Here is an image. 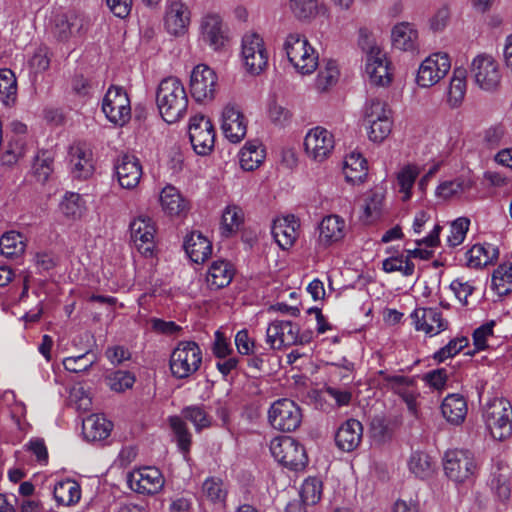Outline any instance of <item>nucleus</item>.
Listing matches in <instances>:
<instances>
[{"mask_svg": "<svg viewBox=\"0 0 512 512\" xmlns=\"http://www.w3.org/2000/svg\"><path fill=\"white\" fill-rule=\"evenodd\" d=\"M242 58L246 69L252 74L261 73L268 63V54L263 39L257 33H247L242 39Z\"/></svg>", "mask_w": 512, "mask_h": 512, "instance_id": "obj_11", "label": "nucleus"}, {"mask_svg": "<svg viewBox=\"0 0 512 512\" xmlns=\"http://www.w3.org/2000/svg\"><path fill=\"white\" fill-rule=\"evenodd\" d=\"M203 39L214 49L224 45L225 32L223 30L222 20L218 15H208L203 19L202 25Z\"/></svg>", "mask_w": 512, "mask_h": 512, "instance_id": "obj_34", "label": "nucleus"}, {"mask_svg": "<svg viewBox=\"0 0 512 512\" xmlns=\"http://www.w3.org/2000/svg\"><path fill=\"white\" fill-rule=\"evenodd\" d=\"M189 139L198 155H208L214 148L215 131L210 119L203 114L191 117L189 122Z\"/></svg>", "mask_w": 512, "mask_h": 512, "instance_id": "obj_10", "label": "nucleus"}, {"mask_svg": "<svg viewBox=\"0 0 512 512\" xmlns=\"http://www.w3.org/2000/svg\"><path fill=\"white\" fill-rule=\"evenodd\" d=\"M468 344L466 337H458L449 341V343L442 347L434 354V359L438 362H443L447 358L453 357L463 350Z\"/></svg>", "mask_w": 512, "mask_h": 512, "instance_id": "obj_59", "label": "nucleus"}, {"mask_svg": "<svg viewBox=\"0 0 512 512\" xmlns=\"http://www.w3.org/2000/svg\"><path fill=\"white\" fill-rule=\"evenodd\" d=\"M222 130L232 143L240 142L246 135L247 126L244 115L234 105L228 104L222 113Z\"/></svg>", "mask_w": 512, "mask_h": 512, "instance_id": "obj_20", "label": "nucleus"}, {"mask_svg": "<svg viewBox=\"0 0 512 512\" xmlns=\"http://www.w3.org/2000/svg\"><path fill=\"white\" fill-rule=\"evenodd\" d=\"M471 74L475 83L486 91L495 90L501 81L498 63L487 54H481L474 58L471 64Z\"/></svg>", "mask_w": 512, "mask_h": 512, "instance_id": "obj_12", "label": "nucleus"}, {"mask_svg": "<svg viewBox=\"0 0 512 512\" xmlns=\"http://www.w3.org/2000/svg\"><path fill=\"white\" fill-rule=\"evenodd\" d=\"M234 276L232 265L225 260L214 261L207 273L206 280L212 289H221L228 286Z\"/></svg>", "mask_w": 512, "mask_h": 512, "instance_id": "obj_30", "label": "nucleus"}, {"mask_svg": "<svg viewBox=\"0 0 512 512\" xmlns=\"http://www.w3.org/2000/svg\"><path fill=\"white\" fill-rule=\"evenodd\" d=\"M108 381L113 391L123 392L133 386L135 378L130 372L118 370L108 377Z\"/></svg>", "mask_w": 512, "mask_h": 512, "instance_id": "obj_60", "label": "nucleus"}, {"mask_svg": "<svg viewBox=\"0 0 512 512\" xmlns=\"http://www.w3.org/2000/svg\"><path fill=\"white\" fill-rule=\"evenodd\" d=\"M203 494L212 502H223L227 491L221 479L211 477L204 481L202 485Z\"/></svg>", "mask_w": 512, "mask_h": 512, "instance_id": "obj_56", "label": "nucleus"}, {"mask_svg": "<svg viewBox=\"0 0 512 512\" xmlns=\"http://www.w3.org/2000/svg\"><path fill=\"white\" fill-rule=\"evenodd\" d=\"M469 225L470 221L466 217H460L452 223L451 235L448 237L451 246H458L464 241Z\"/></svg>", "mask_w": 512, "mask_h": 512, "instance_id": "obj_62", "label": "nucleus"}, {"mask_svg": "<svg viewBox=\"0 0 512 512\" xmlns=\"http://www.w3.org/2000/svg\"><path fill=\"white\" fill-rule=\"evenodd\" d=\"M244 220V214L238 206H227L222 214V235L229 237L237 232Z\"/></svg>", "mask_w": 512, "mask_h": 512, "instance_id": "obj_45", "label": "nucleus"}, {"mask_svg": "<svg viewBox=\"0 0 512 512\" xmlns=\"http://www.w3.org/2000/svg\"><path fill=\"white\" fill-rule=\"evenodd\" d=\"M97 361V355L89 350L81 355L65 358L63 366L69 372L80 373L88 371Z\"/></svg>", "mask_w": 512, "mask_h": 512, "instance_id": "obj_46", "label": "nucleus"}, {"mask_svg": "<svg viewBox=\"0 0 512 512\" xmlns=\"http://www.w3.org/2000/svg\"><path fill=\"white\" fill-rule=\"evenodd\" d=\"M369 139L373 142H382L386 139L392 130V120L391 118L382 119L379 121L368 122Z\"/></svg>", "mask_w": 512, "mask_h": 512, "instance_id": "obj_58", "label": "nucleus"}, {"mask_svg": "<svg viewBox=\"0 0 512 512\" xmlns=\"http://www.w3.org/2000/svg\"><path fill=\"white\" fill-rule=\"evenodd\" d=\"M119 184L126 189L135 188L142 176V167L139 159L134 155L124 154L115 165Z\"/></svg>", "mask_w": 512, "mask_h": 512, "instance_id": "obj_21", "label": "nucleus"}, {"mask_svg": "<svg viewBox=\"0 0 512 512\" xmlns=\"http://www.w3.org/2000/svg\"><path fill=\"white\" fill-rule=\"evenodd\" d=\"M162 209L170 216L184 215L188 210V203L173 186H166L160 194Z\"/></svg>", "mask_w": 512, "mask_h": 512, "instance_id": "obj_31", "label": "nucleus"}, {"mask_svg": "<svg viewBox=\"0 0 512 512\" xmlns=\"http://www.w3.org/2000/svg\"><path fill=\"white\" fill-rule=\"evenodd\" d=\"M492 289L499 296H505L512 291V263L500 265L493 272Z\"/></svg>", "mask_w": 512, "mask_h": 512, "instance_id": "obj_43", "label": "nucleus"}, {"mask_svg": "<svg viewBox=\"0 0 512 512\" xmlns=\"http://www.w3.org/2000/svg\"><path fill=\"white\" fill-rule=\"evenodd\" d=\"M71 173L79 180L88 179L94 172L93 154L84 143H77L69 151Z\"/></svg>", "mask_w": 512, "mask_h": 512, "instance_id": "obj_19", "label": "nucleus"}, {"mask_svg": "<svg viewBox=\"0 0 512 512\" xmlns=\"http://www.w3.org/2000/svg\"><path fill=\"white\" fill-rule=\"evenodd\" d=\"M370 430L373 438L385 441L392 436L389 422L383 416H374L370 423Z\"/></svg>", "mask_w": 512, "mask_h": 512, "instance_id": "obj_64", "label": "nucleus"}, {"mask_svg": "<svg viewBox=\"0 0 512 512\" xmlns=\"http://www.w3.org/2000/svg\"><path fill=\"white\" fill-rule=\"evenodd\" d=\"M410 471L419 478H426L433 472V463L428 454L415 451L411 454L409 462Z\"/></svg>", "mask_w": 512, "mask_h": 512, "instance_id": "obj_48", "label": "nucleus"}, {"mask_svg": "<svg viewBox=\"0 0 512 512\" xmlns=\"http://www.w3.org/2000/svg\"><path fill=\"white\" fill-rule=\"evenodd\" d=\"M164 482L162 473L155 467H143L127 475L129 487L141 494L158 493L163 488Z\"/></svg>", "mask_w": 512, "mask_h": 512, "instance_id": "obj_15", "label": "nucleus"}, {"mask_svg": "<svg viewBox=\"0 0 512 512\" xmlns=\"http://www.w3.org/2000/svg\"><path fill=\"white\" fill-rule=\"evenodd\" d=\"M298 325L291 321L276 320L269 324L266 331V341L271 349H281L286 346L306 344L310 341L307 334H299Z\"/></svg>", "mask_w": 512, "mask_h": 512, "instance_id": "obj_7", "label": "nucleus"}, {"mask_svg": "<svg viewBox=\"0 0 512 512\" xmlns=\"http://www.w3.org/2000/svg\"><path fill=\"white\" fill-rule=\"evenodd\" d=\"M264 158V150L251 152L248 149H241L240 151V165L245 171H253L258 168Z\"/></svg>", "mask_w": 512, "mask_h": 512, "instance_id": "obj_63", "label": "nucleus"}, {"mask_svg": "<svg viewBox=\"0 0 512 512\" xmlns=\"http://www.w3.org/2000/svg\"><path fill=\"white\" fill-rule=\"evenodd\" d=\"M382 269L387 273L401 272L404 276H411L414 273L415 265L411 260L399 255L383 260Z\"/></svg>", "mask_w": 512, "mask_h": 512, "instance_id": "obj_51", "label": "nucleus"}, {"mask_svg": "<svg viewBox=\"0 0 512 512\" xmlns=\"http://www.w3.org/2000/svg\"><path fill=\"white\" fill-rule=\"evenodd\" d=\"M391 113L385 101L379 98H371L365 104L363 116L364 121L368 123L391 118Z\"/></svg>", "mask_w": 512, "mask_h": 512, "instance_id": "obj_49", "label": "nucleus"}, {"mask_svg": "<svg viewBox=\"0 0 512 512\" xmlns=\"http://www.w3.org/2000/svg\"><path fill=\"white\" fill-rule=\"evenodd\" d=\"M168 422L179 449L182 453L187 454L190 451L192 434L190 433L186 422L179 416H170Z\"/></svg>", "mask_w": 512, "mask_h": 512, "instance_id": "obj_42", "label": "nucleus"}, {"mask_svg": "<svg viewBox=\"0 0 512 512\" xmlns=\"http://www.w3.org/2000/svg\"><path fill=\"white\" fill-rule=\"evenodd\" d=\"M289 6L296 18L306 20L317 14L318 0H290Z\"/></svg>", "mask_w": 512, "mask_h": 512, "instance_id": "obj_55", "label": "nucleus"}, {"mask_svg": "<svg viewBox=\"0 0 512 512\" xmlns=\"http://www.w3.org/2000/svg\"><path fill=\"white\" fill-rule=\"evenodd\" d=\"M184 249L195 263H203L212 254V244L201 233L192 232L184 241Z\"/></svg>", "mask_w": 512, "mask_h": 512, "instance_id": "obj_26", "label": "nucleus"}, {"mask_svg": "<svg viewBox=\"0 0 512 512\" xmlns=\"http://www.w3.org/2000/svg\"><path fill=\"white\" fill-rule=\"evenodd\" d=\"M84 202L78 193H67L60 203L61 212L68 218H78L82 215Z\"/></svg>", "mask_w": 512, "mask_h": 512, "instance_id": "obj_53", "label": "nucleus"}, {"mask_svg": "<svg viewBox=\"0 0 512 512\" xmlns=\"http://www.w3.org/2000/svg\"><path fill=\"white\" fill-rule=\"evenodd\" d=\"M270 451L280 464L290 470H302L308 462L304 447L289 436L274 438L270 443Z\"/></svg>", "mask_w": 512, "mask_h": 512, "instance_id": "obj_5", "label": "nucleus"}, {"mask_svg": "<svg viewBox=\"0 0 512 512\" xmlns=\"http://www.w3.org/2000/svg\"><path fill=\"white\" fill-rule=\"evenodd\" d=\"M363 427L356 419L344 422L335 435V442L339 449L351 452L358 447L362 438Z\"/></svg>", "mask_w": 512, "mask_h": 512, "instance_id": "obj_22", "label": "nucleus"}, {"mask_svg": "<svg viewBox=\"0 0 512 512\" xmlns=\"http://www.w3.org/2000/svg\"><path fill=\"white\" fill-rule=\"evenodd\" d=\"M512 472L506 465H497L492 473L491 488L502 502L508 501L512 495Z\"/></svg>", "mask_w": 512, "mask_h": 512, "instance_id": "obj_32", "label": "nucleus"}, {"mask_svg": "<svg viewBox=\"0 0 512 512\" xmlns=\"http://www.w3.org/2000/svg\"><path fill=\"white\" fill-rule=\"evenodd\" d=\"M102 111L116 125L127 123L131 118V106L126 91L122 87L111 86L103 98Z\"/></svg>", "mask_w": 512, "mask_h": 512, "instance_id": "obj_8", "label": "nucleus"}, {"mask_svg": "<svg viewBox=\"0 0 512 512\" xmlns=\"http://www.w3.org/2000/svg\"><path fill=\"white\" fill-rule=\"evenodd\" d=\"M304 147L309 157L322 162L334 148L333 135L322 127L311 129L305 137Z\"/></svg>", "mask_w": 512, "mask_h": 512, "instance_id": "obj_16", "label": "nucleus"}, {"mask_svg": "<svg viewBox=\"0 0 512 512\" xmlns=\"http://www.w3.org/2000/svg\"><path fill=\"white\" fill-rule=\"evenodd\" d=\"M325 66L320 68L317 76L316 85L320 91L327 90L330 86L334 85L339 77V70L334 60H325Z\"/></svg>", "mask_w": 512, "mask_h": 512, "instance_id": "obj_50", "label": "nucleus"}, {"mask_svg": "<svg viewBox=\"0 0 512 512\" xmlns=\"http://www.w3.org/2000/svg\"><path fill=\"white\" fill-rule=\"evenodd\" d=\"M202 363V351L194 341H181L170 356V370L174 377L185 379L193 375Z\"/></svg>", "mask_w": 512, "mask_h": 512, "instance_id": "obj_3", "label": "nucleus"}, {"mask_svg": "<svg viewBox=\"0 0 512 512\" xmlns=\"http://www.w3.org/2000/svg\"><path fill=\"white\" fill-rule=\"evenodd\" d=\"M418 176V170L416 167L413 166H407L403 168L398 176V184L400 186V192H403L405 194L404 200H407L410 198L411 195V188Z\"/></svg>", "mask_w": 512, "mask_h": 512, "instance_id": "obj_61", "label": "nucleus"}, {"mask_svg": "<svg viewBox=\"0 0 512 512\" xmlns=\"http://www.w3.org/2000/svg\"><path fill=\"white\" fill-rule=\"evenodd\" d=\"M25 248L24 237L18 232H6L0 238V252L8 258L22 255Z\"/></svg>", "mask_w": 512, "mask_h": 512, "instance_id": "obj_40", "label": "nucleus"}, {"mask_svg": "<svg viewBox=\"0 0 512 512\" xmlns=\"http://www.w3.org/2000/svg\"><path fill=\"white\" fill-rule=\"evenodd\" d=\"M155 231L154 223L148 216H139L130 223L131 240L141 254L152 255Z\"/></svg>", "mask_w": 512, "mask_h": 512, "instance_id": "obj_17", "label": "nucleus"}, {"mask_svg": "<svg viewBox=\"0 0 512 512\" xmlns=\"http://www.w3.org/2000/svg\"><path fill=\"white\" fill-rule=\"evenodd\" d=\"M449 56L445 53H434L420 65L416 77L417 84L428 88L438 83L450 70Z\"/></svg>", "mask_w": 512, "mask_h": 512, "instance_id": "obj_13", "label": "nucleus"}, {"mask_svg": "<svg viewBox=\"0 0 512 512\" xmlns=\"http://www.w3.org/2000/svg\"><path fill=\"white\" fill-rule=\"evenodd\" d=\"M190 22L188 7L181 2H172L166 11L165 26L172 35L184 34Z\"/></svg>", "mask_w": 512, "mask_h": 512, "instance_id": "obj_23", "label": "nucleus"}, {"mask_svg": "<svg viewBox=\"0 0 512 512\" xmlns=\"http://www.w3.org/2000/svg\"><path fill=\"white\" fill-rule=\"evenodd\" d=\"M444 471L448 478L462 483L474 475L477 464L473 454L468 450H450L444 456Z\"/></svg>", "mask_w": 512, "mask_h": 512, "instance_id": "obj_9", "label": "nucleus"}, {"mask_svg": "<svg viewBox=\"0 0 512 512\" xmlns=\"http://www.w3.org/2000/svg\"><path fill=\"white\" fill-rule=\"evenodd\" d=\"M367 161L360 153H351L345 158L343 173L348 182L362 183L367 177Z\"/></svg>", "mask_w": 512, "mask_h": 512, "instance_id": "obj_33", "label": "nucleus"}, {"mask_svg": "<svg viewBox=\"0 0 512 512\" xmlns=\"http://www.w3.org/2000/svg\"><path fill=\"white\" fill-rule=\"evenodd\" d=\"M322 491V481L318 477H309L302 484L300 491L301 501L305 505H315L320 501Z\"/></svg>", "mask_w": 512, "mask_h": 512, "instance_id": "obj_47", "label": "nucleus"}, {"mask_svg": "<svg viewBox=\"0 0 512 512\" xmlns=\"http://www.w3.org/2000/svg\"><path fill=\"white\" fill-rule=\"evenodd\" d=\"M394 48L401 51H414L418 46V31L408 22L396 24L391 32Z\"/></svg>", "mask_w": 512, "mask_h": 512, "instance_id": "obj_25", "label": "nucleus"}, {"mask_svg": "<svg viewBox=\"0 0 512 512\" xmlns=\"http://www.w3.org/2000/svg\"><path fill=\"white\" fill-rule=\"evenodd\" d=\"M411 318L417 331H423L430 336L437 335L448 327V322L437 308H416Z\"/></svg>", "mask_w": 512, "mask_h": 512, "instance_id": "obj_18", "label": "nucleus"}, {"mask_svg": "<svg viewBox=\"0 0 512 512\" xmlns=\"http://www.w3.org/2000/svg\"><path fill=\"white\" fill-rule=\"evenodd\" d=\"M287 58L301 74H311L318 67V55L307 38L299 33H290L283 44Z\"/></svg>", "mask_w": 512, "mask_h": 512, "instance_id": "obj_2", "label": "nucleus"}, {"mask_svg": "<svg viewBox=\"0 0 512 512\" xmlns=\"http://www.w3.org/2000/svg\"><path fill=\"white\" fill-rule=\"evenodd\" d=\"M184 421H190L196 431H201L211 426L212 419L201 405L186 406L181 411L180 416Z\"/></svg>", "mask_w": 512, "mask_h": 512, "instance_id": "obj_44", "label": "nucleus"}, {"mask_svg": "<svg viewBox=\"0 0 512 512\" xmlns=\"http://www.w3.org/2000/svg\"><path fill=\"white\" fill-rule=\"evenodd\" d=\"M217 76L205 64L197 65L190 78V92L197 102L211 101L216 92Z\"/></svg>", "mask_w": 512, "mask_h": 512, "instance_id": "obj_14", "label": "nucleus"}, {"mask_svg": "<svg viewBox=\"0 0 512 512\" xmlns=\"http://www.w3.org/2000/svg\"><path fill=\"white\" fill-rule=\"evenodd\" d=\"M54 498L60 505H72L81 498V489L77 482L65 480L58 482L54 487Z\"/></svg>", "mask_w": 512, "mask_h": 512, "instance_id": "obj_39", "label": "nucleus"}, {"mask_svg": "<svg viewBox=\"0 0 512 512\" xmlns=\"http://www.w3.org/2000/svg\"><path fill=\"white\" fill-rule=\"evenodd\" d=\"M471 186H472V183L470 181H466L464 179L457 178L453 181H446V182L441 183L436 190V194L439 197L448 199L460 192L470 189Z\"/></svg>", "mask_w": 512, "mask_h": 512, "instance_id": "obj_57", "label": "nucleus"}, {"mask_svg": "<svg viewBox=\"0 0 512 512\" xmlns=\"http://www.w3.org/2000/svg\"><path fill=\"white\" fill-rule=\"evenodd\" d=\"M80 20L73 14H58L53 21V34L60 41L68 40L80 29Z\"/></svg>", "mask_w": 512, "mask_h": 512, "instance_id": "obj_37", "label": "nucleus"}, {"mask_svg": "<svg viewBox=\"0 0 512 512\" xmlns=\"http://www.w3.org/2000/svg\"><path fill=\"white\" fill-rule=\"evenodd\" d=\"M466 93V70L462 68H455L453 76L450 81L447 101L453 108L458 107Z\"/></svg>", "mask_w": 512, "mask_h": 512, "instance_id": "obj_38", "label": "nucleus"}, {"mask_svg": "<svg viewBox=\"0 0 512 512\" xmlns=\"http://www.w3.org/2000/svg\"><path fill=\"white\" fill-rule=\"evenodd\" d=\"M112 426V423L103 416L92 414L83 420L82 431L87 441H100L110 435Z\"/></svg>", "mask_w": 512, "mask_h": 512, "instance_id": "obj_28", "label": "nucleus"}, {"mask_svg": "<svg viewBox=\"0 0 512 512\" xmlns=\"http://www.w3.org/2000/svg\"><path fill=\"white\" fill-rule=\"evenodd\" d=\"M53 172V158L49 152L43 151L39 153L33 164V173L37 180L45 183Z\"/></svg>", "mask_w": 512, "mask_h": 512, "instance_id": "obj_52", "label": "nucleus"}, {"mask_svg": "<svg viewBox=\"0 0 512 512\" xmlns=\"http://www.w3.org/2000/svg\"><path fill=\"white\" fill-rule=\"evenodd\" d=\"M441 410L447 421L452 424H460L467 414V404L464 397L451 394L443 400Z\"/></svg>", "mask_w": 512, "mask_h": 512, "instance_id": "obj_35", "label": "nucleus"}, {"mask_svg": "<svg viewBox=\"0 0 512 512\" xmlns=\"http://www.w3.org/2000/svg\"><path fill=\"white\" fill-rule=\"evenodd\" d=\"M17 98V80L10 69L0 70V101L6 105H13Z\"/></svg>", "mask_w": 512, "mask_h": 512, "instance_id": "obj_41", "label": "nucleus"}, {"mask_svg": "<svg viewBox=\"0 0 512 512\" xmlns=\"http://www.w3.org/2000/svg\"><path fill=\"white\" fill-rule=\"evenodd\" d=\"M498 254V249L491 244H475L466 252L467 265L472 268L487 266L497 259Z\"/></svg>", "mask_w": 512, "mask_h": 512, "instance_id": "obj_36", "label": "nucleus"}, {"mask_svg": "<svg viewBox=\"0 0 512 512\" xmlns=\"http://www.w3.org/2000/svg\"><path fill=\"white\" fill-rule=\"evenodd\" d=\"M271 233L281 249H289L298 236L294 216L276 219L273 222Z\"/></svg>", "mask_w": 512, "mask_h": 512, "instance_id": "obj_24", "label": "nucleus"}, {"mask_svg": "<svg viewBox=\"0 0 512 512\" xmlns=\"http://www.w3.org/2000/svg\"><path fill=\"white\" fill-rule=\"evenodd\" d=\"M268 419L273 428L282 432H293L302 422V412L294 401L282 398L271 405Z\"/></svg>", "mask_w": 512, "mask_h": 512, "instance_id": "obj_6", "label": "nucleus"}, {"mask_svg": "<svg viewBox=\"0 0 512 512\" xmlns=\"http://www.w3.org/2000/svg\"><path fill=\"white\" fill-rule=\"evenodd\" d=\"M156 104L162 119L175 123L184 117L188 97L182 82L176 77L163 79L156 92Z\"/></svg>", "mask_w": 512, "mask_h": 512, "instance_id": "obj_1", "label": "nucleus"}, {"mask_svg": "<svg viewBox=\"0 0 512 512\" xmlns=\"http://www.w3.org/2000/svg\"><path fill=\"white\" fill-rule=\"evenodd\" d=\"M319 240L325 246L342 240L345 236V221L338 215H329L319 224Z\"/></svg>", "mask_w": 512, "mask_h": 512, "instance_id": "obj_27", "label": "nucleus"}, {"mask_svg": "<svg viewBox=\"0 0 512 512\" xmlns=\"http://www.w3.org/2000/svg\"><path fill=\"white\" fill-rule=\"evenodd\" d=\"M366 73L371 83L376 86H386L391 82L392 78L389 71V63L383 52L379 55H375L372 59L366 60Z\"/></svg>", "mask_w": 512, "mask_h": 512, "instance_id": "obj_29", "label": "nucleus"}, {"mask_svg": "<svg viewBox=\"0 0 512 512\" xmlns=\"http://www.w3.org/2000/svg\"><path fill=\"white\" fill-rule=\"evenodd\" d=\"M494 439L503 441L512 434V406L506 399H494L483 414Z\"/></svg>", "mask_w": 512, "mask_h": 512, "instance_id": "obj_4", "label": "nucleus"}, {"mask_svg": "<svg viewBox=\"0 0 512 512\" xmlns=\"http://www.w3.org/2000/svg\"><path fill=\"white\" fill-rule=\"evenodd\" d=\"M383 194L379 191H371L364 199L363 211L367 222H372L380 216Z\"/></svg>", "mask_w": 512, "mask_h": 512, "instance_id": "obj_54", "label": "nucleus"}]
</instances>
